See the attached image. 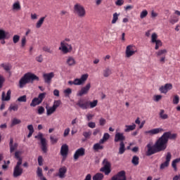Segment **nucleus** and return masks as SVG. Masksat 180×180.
I'll list each match as a JSON object with an SVG mask.
<instances>
[{
  "mask_svg": "<svg viewBox=\"0 0 180 180\" xmlns=\"http://www.w3.org/2000/svg\"><path fill=\"white\" fill-rule=\"evenodd\" d=\"M39 77L36 75L27 72L23 75V77L19 81V88H25L26 84H30V82H33V81H39Z\"/></svg>",
  "mask_w": 180,
  "mask_h": 180,
  "instance_id": "f257e3e1",
  "label": "nucleus"
},
{
  "mask_svg": "<svg viewBox=\"0 0 180 180\" xmlns=\"http://www.w3.org/2000/svg\"><path fill=\"white\" fill-rule=\"evenodd\" d=\"M124 140H126V136L122 132H116L114 138L115 143H119L120 141V148L118 153L122 155L124 154L126 151V146H124Z\"/></svg>",
  "mask_w": 180,
  "mask_h": 180,
  "instance_id": "f03ea898",
  "label": "nucleus"
},
{
  "mask_svg": "<svg viewBox=\"0 0 180 180\" xmlns=\"http://www.w3.org/2000/svg\"><path fill=\"white\" fill-rule=\"evenodd\" d=\"M77 105L79 106L81 109L85 110V109H94L98 106V100H94L93 101H84L83 99H80L77 101Z\"/></svg>",
  "mask_w": 180,
  "mask_h": 180,
  "instance_id": "7ed1b4c3",
  "label": "nucleus"
},
{
  "mask_svg": "<svg viewBox=\"0 0 180 180\" xmlns=\"http://www.w3.org/2000/svg\"><path fill=\"white\" fill-rule=\"evenodd\" d=\"M70 41H71V39L70 38H65L60 41V46L59 47V50H61L63 54H67L72 51V45L69 44Z\"/></svg>",
  "mask_w": 180,
  "mask_h": 180,
  "instance_id": "20e7f679",
  "label": "nucleus"
},
{
  "mask_svg": "<svg viewBox=\"0 0 180 180\" xmlns=\"http://www.w3.org/2000/svg\"><path fill=\"white\" fill-rule=\"evenodd\" d=\"M165 135L162 134L155 143L157 148L159 149V151H165L167 150L168 141L166 139Z\"/></svg>",
  "mask_w": 180,
  "mask_h": 180,
  "instance_id": "39448f33",
  "label": "nucleus"
},
{
  "mask_svg": "<svg viewBox=\"0 0 180 180\" xmlns=\"http://www.w3.org/2000/svg\"><path fill=\"white\" fill-rule=\"evenodd\" d=\"M103 167L100 169L101 172H104L105 175H108L112 172L110 162L105 158L103 160Z\"/></svg>",
  "mask_w": 180,
  "mask_h": 180,
  "instance_id": "423d86ee",
  "label": "nucleus"
},
{
  "mask_svg": "<svg viewBox=\"0 0 180 180\" xmlns=\"http://www.w3.org/2000/svg\"><path fill=\"white\" fill-rule=\"evenodd\" d=\"M137 53V48L136 46L131 44L128 45L125 50V56L127 58H130L132 56Z\"/></svg>",
  "mask_w": 180,
  "mask_h": 180,
  "instance_id": "0eeeda50",
  "label": "nucleus"
},
{
  "mask_svg": "<svg viewBox=\"0 0 180 180\" xmlns=\"http://www.w3.org/2000/svg\"><path fill=\"white\" fill-rule=\"evenodd\" d=\"M148 150L146 151V155L150 156L153 154H157V153H160L158 148L155 146V143L153 145L152 142H150L146 146Z\"/></svg>",
  "mask_w": 180,
  "mask_h": 180,
  "instance_id": "6e6552de",
  "label": "nucleus"
},
{
  "mask_svg": "<svg viewBox=\"0 0 180 180\" xmlns=\"http://www.w3.org/2000/svg\"><path fill=\"white\" fill-rule=\"evenodd\" d=\"M74 11H75V13H76V15H77V16H79V18H84V16H85V8H84V6H82V5L79 4H76L74 6Z\"/></svg>",
  "mask_w": 180,
  "mask_h": 180,
  "instance_id": "1a4fd4ad",
  "label": "nucleus"
},
{
  "mask_svg": "<svg viewBox=\"0 0 180 180\" xmlns=\"http://www.w3.org/2000/svg\"><path fill=\"white\" fill-rule=\"evenodd\" d=\"M35 139H38L41 141V148L43 153H47V141L46 138H43V134L39 133L35 136Z\"/></svg>",
  "mask_w": 180,
  "mask_h": 180,
  "instance_id": "9d476101",
  "label": "nucleus"
},
{
  "mask_svg": "<svg viewBox=\"0 0 180 180\" xmlns=\"http://www.w3.org/2000/svg\"><path fill=\"white\" fill-rule=\"evenodd\" d=\"M20 165H22L21 162H17V164L13 169V176L14 178H18V176H20L23 174V169Z\"/></svg>",
  "mask_w": 180,
  "mask_h": 180,
  "instance_id": "9b49d317",
  "label": "nucleus"
},
{
  "mask_svg": "<svg viewBox=\"0 0 180 180\" xmlns=\"http://www.w3.org/2000/svg\"><path fill=\"white\" fill-rule=\"evenodd\" d=\"M89 77V75H88V73H86L82 75L79 79L78 78L75 79H74L75 85H84L86 79H88Z\"/></svg>",
  "mask_w": 180,
  "mask_h": 180,
  "instance_id": "f8f14e48",
  "label": "nucleus"
},
{
  "mask_svg": "<svg viewBox=\"0 0 180 180\" xmlns=\"http://www.w3.org/2000/svg\"><path fill=\"white\" fill-rule=\"evenodd\" d=\"M89 89H91V83H87L86 86H83L80 91L77 93V96H84V95H86L89 92Z\"/></svg>",
  "mask_w": 180,
  "mask_h": 180,
  "instance_id": "ddd939ff",
  "label": "nucleus"
},
{
  "mask_svg": "<svg viewBox=\"0 0 180 180\" xmlns=\"http://www.w3.org/2000/svg\"><path fill=\"white\" fill-rule=\"evenodd\" d=\"M172 84L171 83H167L165 85L161 86L159 88V91L160 94H164L165 95L168 94L169 91H171L172 89Z\"/></svg>",
  "mask_w": 180,
  "mask_h": 180,
  "instance_id": "4468645a",
  "label": "nucleus"
},
{
  "mask_svg": "<svg viewBox=\"0 0 180 180\" xmlns=\"http://www.w3.org/2000/svg\"><path fill=\"white\" fill-rule=\"evenodd\" d=\"M163 131H165L164 129L162 127H158L146 131L144 133L146 134H149V136H154L155 134H160V133H162Z\"/></svg>",
  "mask_w": 180,
  "mask_h": 180,
  "instance_id": "2eb2a0df",
  "label": "nucleus"
},
{
  "mask_svg": "<svg viewBox=\"0 0 180 180\" xmlns=\"http://www.w3.org/2000/svg\"><path fill=\"white\" fill-rule=\"evenodd\" d=\"M43 78L45 84H51V80L54 78V72L44 73Z\"/></svg>",
  "mask_w": 180,
  "mask_h": 180,
  "instance_id": "dca6fc26",
  "label": "nucleus"
},
{
  "mask_svg": "<svg viewBox=\"0 0 180 180\" xmlns=\"http://www.w3.org/2000/svg\"><path fill=\"white\" fill-rule=\"evenodd\" d=\"M65 63L68 67H74L77 65V60H75V58L71 56L66 57Z\"/></svg>",
  "mask_w": 180,
  "mask_h": 180,
  "instance_id": "f3484780",
  "label": "nucleus"
},
{
  "mask_svg": "<svg viewBox=\"0 0 180 180\" xmlns=\"http://www.w3.org/2000/svg\"><path fill=\"white\" fill-rule=\"evenodd\" d=\"M171 153L168 152L166 155V160L165 162L160 165V169H165L169 165V162L171 161Z\"/></svg>",
  "mask_w": 180,
  "mask_h": 180,
  "instance_id": "a211bd4d",
  "label": "nucleus"
},
{
  "mask_svg": "<svg viewBox=\"0 0 180 180\" xmlns=\"http://www.w3.org/2000/svg\"><path fill=\"white\" fill-rule=\"evenodd\" d=\"M85 155V148H79L77 149L74 154V160H77L79 157Z\"/></svg>",
  "mask_w": 180,
  "mask_h": 180,
  "instance_id": "6ab92c4d",
  "label": "nucleus"
},
{
  "mask_svg": "<svg viewBox=\"0 0 180 180\" xmlns=\"http://www.w3.org/2000/svg\"><path fill=\"white\" fill-rule=\"evenodd\" d=\"M65 174H67V167L65 166H63L58 169V172L56 174V176H58V178L63 179L65 178Z\"/></svg>",
  "mask_w": 180,
  "mask_h": 180,
  "instance_id": "aec40b11",
  "label": "nucleus"
},
{
  "mask_svg": "<svg viewBox=\"0 0 180 180\" xmlns=\"http://www.w3.org/2000/svg\"><path fill=\"white\" fill-rule=\"evenodd\" d=\"M113 177L116 180H127L126 177V172H124V170L119 172L117 174L114 175Z\"/></svg>",
  "mask_w": 180,
  "mask_h": 180,
  "instance_id": "412c9836",
  "label": "nucleus"
},
{
  "mask_svg": "<svg viewBox=\"0 0 180 180\" xmlns=\"http://www.w3.org/2000/svg\"><path fill=\"white\" fill-rule=\"evenodd\" d=\"M60 155L63 158H67V155H68V145L63 144L60 148Z\"/></svg>",
  "mask_w": 180,
  "mask_h": 180,
  "instance_id": "4be33fe9",
  "label": "nucleus"
},
{
  "mask_svg": "<svg viewBox=\"0 0 180 180\" xmlns=\"http://www.w3.org/2000/svg\"><path fill=\"white\" fill-rule=\"evenodd\" d=\"M165 138L168 141L170 140H175L176 139V134H171V131L165 132L163 134Z\"/></svg>",
  "mask_w": 180,
  "mask_h": 180,
  "instance_id": "5701e85b",
  "label": "nucleus"
},
{
  "mask_svg": "<svg viewBox=\"0 0 180 180\" xmlns=\"http://www.w3.org/2000/svg\"><path fill=\"white\" fill-rule=\"evenodd\" d=\"M12 94V91L11 90H8L6 94V96H5V91L2 92L1 94V101H11V94Z\"/></svg>",
  "mask_w": 180,
  "mask_h": 180,
  "instance_id": "b1692460",
  "label": "nucleus"
},
{
  "mask_svg": "<svg viewBox=\"0 0 180 180\" xmlns=\"http://www.w3.org/2000/svg\"><path fill=\"white\" fill-rule=\"evenodd\" d=\"M102 75L104 78H108V77L112 75V69L110 68H105L104 70H103Z\"/></svg>",
  "mask_w": 180,
  "mask_h": 180,
  "instance_id": "393cba45",
  "label": "nucleus"
},
{
  "mask_svg": "<svg viewBox=\"0 0 180 180\" xmlns=\"http://www.w3.org/2000/svg\"><path fill=\"white\" fill-rule=\"evenodd\" d=\"M167 53H168L167 49H160L155 53L156 57H158V58H160V57H164L167 56Z\"/></svg>",
  "mask_w": 180,
  "mask_h": 180,
  "instance_id": "a878e982",
  "label": "nucleus"
},
{
  "mask_svg": "<svg viewBox=\"0 0 180 180\" xmlns=\"http://www.w3.org/2000/svg\"><path fill=\"white\" fill-rule=\"evenodd\" d=\"M8 34H9V32H6L4 30H0V40H5V39H9Z\"/></svg>",
  "mask_w": 180,
  "mask_h": 180,
  "instance_id": "bb28decb",
  "label": "nucleus"
},
{
  "mask_svg": "<svg viewBox=\"0 0 180 180\" xmlns=\"http://www.w3.org/2000/svg\"><path fill=\"white\" fill-rule=\"evenodd\" d=\"M40 103H41V101L37 97H35L32 99L30 105L32 108H35V106L40 105Z\"/></svg>",
  "mask_w": 180,
  "mask_h": 180,
  "instance_id": "cd10ccee",
  "label": "nucleus"
},
{
  "mask_svg": "<svg viewBox=\"0 0 180 180\" xmlns=\"http://www.w3.org/2000/svg\"><path fill=\"white\" fill-rule=\"evenodd\" d=\"M126 129H124V131L125 133H129V131H133V130L136 129V124L133 123L131 125H125Z\"/></svg>",
  "mask_w": 180,
  "mask_h": 180,
  "instance_id": "c85d7f7f",
  "label": "nucleus"
},
{
  "mask_svg": "<svg viewBox=\"0 0 180 180\" xmlns=\"http://www.w3.org/2000/svg\"><path fill=\"white\" fill-rule=\"evenodd\" d=\"M46 115L47 116H51V115H53V113H54V112H56V109L52 106L50 107L49 105L46 106Z\"/></svg>",
  "mask_w": 180,
  "mask_h": 180,
  "instance_id": "c756f323",
  "label": "nucleus"
},
{
  "mask_svg": "<svg viewBox=\"0 0 180 180\" xmlns=\"http://www.w3.org/2000/svg\"><path fill=\"white\" fill-rule=\"evenodd\" d=\"M160 39H158V34L157 33L153 32L151 35V39H150V43L154 44V43L160 41Z\"/></svg>",
  "mask_w": 180,
  "mask_h": 180,
  "instance_id": "7c9ffc66",
  "label": "nucleus"
},
{
  "mask_svg": "<svg viewBox=\"0 0 180 180\" xmlns=\"http://www.w3.org/2000/svg\"><path fill=\"white\" fill-rule=\"evenodd\" d=\"M93 150L94 151H99V150H103V145H101V143H96L93 146Z\"/></svg>",
  "mask_w": 180,
  "mask_h": 180,
  "instance_id": "2f4dec72",
  "label": "nucleus"
},
{
  "mask_svg": "<svg viewBox=\"0 0 180 180\" xmlns=\"http://www.w3.org/2000/svg\"><path fill=\"white\" fill-rule=\"evenodd\" d=\"M159 116L162 120H166V119H168V115L165 113V110H160Z\"/></svg>",
  "mask_w": 180,
  "mask_h": 180,
  "instance_id": "473e14b6",
  "label": "nucleus"
},
{
  "mask_svg": "<svg viewBox=\"0 0 180 180\" xmlns=\"http://www.w3.org/2000/svg\"><path fill=\"white\" fill-rule=\"evenodd\" d=\"M46 19V17H42L39 18V20L37 22L36 27L37 29H40L41 27V25L43 23H44V20Z\"/></svg>",
  "mask_w": 180,
  "mask_h": 180,
  "instance_id": "72a5a7b5",
  "label": "nucleus"
},
{
  "mask_svg": "<svg viewBox=\"0 0 180 180\" xmlns=\"http://www.w3.org/2000/svg\"><path fill=\"white\" fill-rule=\"evenodd\" d=\"M179 21V18L175 15L171 16L169 20L171 25H175V23H178Z\"/></svg>",
  "mask_w": 180,
  "mask_h": 180,
  "instance_id": "f704fd0d",
  "label": "nucleus"
},
{
  "mask_svg": "<svg viewBox=\"0 0 180 180\" xmlns=\"http://www.w3.org/2000/svg\"><path fill=\"white\" fill-rule=\"evenodd\" d=\"M120 15V13H115L113 15H112V20L111 21V23L112 25H115V23H116L117 22V20H119V16Z\"/></svg>",
  "mask_w": 180,
  "mask_h": 180,
  "instance_id": "c9c22d12",
  "label": "nucleus"
},
{
  "mask_svg": "<svg viewBox=\"0 0 180 180\" xmlns=\"http://www.w3.org/2000/svg\"><path fill=\"white\" fill-rule=\"evenodd\" d=\"M0 67L4 68V70H5V71H7V72L11 71V64H9V63H1L0 65Z\"/></svg>",
  "mask_w": 180,
  "mask_h": 180,
  "instance_id": "e433bc0d",
  "label": "nucleus"
},
{
  "mask_svg": "<svg viewBox=\"0 0 180 180\" xmlns=\"http://www.w3.org/2000/svg\"><path fill=\"white\" fill-rule=\"evenodd\" d=\"M103 179V174L97 173L93 176V180H102Z\"/></svg>",
  "mask_w": 180,
  "mask_h": 180,
  "instance_id": "4c0bfd02",
  "label": "nucleus"
},
{
  "mask_svg": "<svg viewBox=\"0 0 180 180\" xmlns=\"http://www.w3.org/2000/svg\"><path fill=\"white\" fill-rule=\"evenodd\" d=\"M22 154V152L20 151H16L15 153V158L18 160V162H20L21 164L22 162V159L20 158V155Z\"/></svg>",
  "mask_w": 180,
  "mask_h": 180,
  "instance_id": "58836bf2",
  "label": "nucleus"
},
{
  "mask_svg": "<svg viewBox=\"0 0 180 180\" xmlns=\"http://www.w3.org/2000/svg\"><path fill=\"white\" fill-rule=\"evenodd\" d=\"M13 11H20V3L16 1L13 4Z\"/></svg>",
  "mask_w": 180,
  "mask_h": 180,
  "instance_id": "ea45409f",
  "label": "nucleus"
},
{
  "mask_svg": "<svg viewBox=\"0 0 180 180\" xmlns=\"http://www.w3.org/2000/svg\"><path fill=\"white\" fill-rule=\"evenodd\" d=\"M22 121L18 118H14L11 122V127L16 126V124H20Z\"/></svg>",
  "mask_w": 180,
  "mask_h": 180,
  "instance_id": "a19ab883",
  "label": "nucleus"
},
{
  "mask_svg": "<svg viewBox=\"0 0 180 180\" xmlns=\"http://www.w3.org/2000/svg\"><path fill=\"white\" fill-rule=\"evenodd\" d=\"M37 175L39 178H42L43 176V169L41 167H38L37 169Z\"/></svg>",
  "mask_w": 180,
  "mask_h": 180,
  "instance_id": "79ce46f5",
  "label": "nucleus"
},
{
  "mask_svg": "<svg viewBox=\"0 0 180 180\" xmlns=\"http://www.w3.org/2000/svg\"><path fill=\"white\" fill-rule=\"evenodd\" d=\"M43 51H45V53H49V54H53V50H51V48L50 46H44L42 48Z\"/></svg>",
  "mask_w": 180,
  "mask_h": 180,
  "instance_id": "37998d69",
  "label": "nucleus"
},
{
  "mask_svg": "<svg viewBox=\"0 0 180 180\" xmlns=\"http://www.w3.org/2000/svg\"><path fill=\"white\" fill-rule=\"evenodd\" d=\"M139 160H140L139 158V156H134L132 158V160H131V162L134 165H139Z\"/></svg>",
  "mask_w": 180,
  "mask_h": 180,
  "instance_id": "c03bdc74",
  "label": "nucleus"
},
{
  "mask_svg": "<svg viewBox=\"0 0 180 180\" xmlns=\"http://www.w3.org/2000/svg\"><path fill=\"white\" fill-rule=\"evenodd\" d=\"M60 105H61V101L56 100L54 101L53 105L52 106L57 110V108H59Z\"/></svg>",
  "mask_w": 180,
  "mask_h": 180,
  "instance_id": "a18cd8bd",
  "label": "nucleus"
},
{
  "mask_svg": "<svg viewBox=\"0 0 180 180\" xmlns=\"http://www.w3.org/2000/svg\"><path fill=\"white\" fill-rule=\"evenodd\" d=\"M63 94H65V96H70V95L72 94V89L68 88L63 91Z\"/></svg>",
  "mask_w": 180,
  "mask_h": 180,
  "instance_id": "49530a36",
  "label": "nucleus"
},
{
  "mask_svg": "<svg viewBox=\"0 0 180 180\" xmlns=\"http://www.w3.org/2000/svg\"><path fill=\"white\" fill-rule=\"evenodd\" d=\"M46 95H47V94L46 92L44 93H41L39 94L37 98L41 102H43V99H44V98H46Z\"/></svg>",
  "mask_w": 180,
  "mask_h": 180,
  "instance_id": "de8ad7c7",
  "label": "nucleus"
},
{
  "mask_svg": "<svg viewBox=\"0 0 180 180\" xmlns=\"http://www.w3.org/2000/svg\"><path fill=\"white\" fill-rule=\"evenodd\" d=\"M154 44H155V50H158V49H160V47H162V41H161V40L157 41Z\"/></svg>",
  "mask_w": 180,
  "mask_h": 180,
  "instance_id": "09e8293b",
  "label": "nucleus"
},
{
  "mask_svg": "<svg viewBox=\"0 0 180 180\" xmlns=\"http://www.w3.org/2000/svg\"><path fill=\"white\" fill-rule=\"evenodd\" d=\"M19 40H20V36L15 34L13 37V41L14 44H16V43H18Z\"/></svg>",
  "mask_w": 180,
  "mask_h": 180,
  "instance_id": "8fccbe9b",
  "label": "nucleus"
},
{
  "mask_svg": "<svg viewBox=\"0 0 180 180\" xmlns=\"http://www.w3.org/2000/svg\"><path fill=\"white\" fill-rule=\"evenodd\" d=\"M147 15H148V11H147V10L142 11L140 14L141 19H144V18H146Z\"/></svg>",
  "mask_w": 180,
  "mask_h": 180,
  "instance_id": "3c124183",
  "label": "nucleus"
},
{
  "mask_svg": "<svg viewBox=\"0 0 180 180\" xmlns=\"http://www.w3.org/2000/svg\"><path fill=\"white\" fill-rule=\"evenodd\" d=\"M174 105H178L179 103V96L175 95L173 98Z\"/></svg>",
  "mask_w": 180,
  "mask_h": 180,
  "instance_id": "603ef678",
  "label": "nucleus"
},
{
  "mask_svg": "<svg viewBox=\"0 0 180 180\" xmlns=\"http://www.w3.org/2000/svg\"><path fill=\"white\" fill-rule=\"evenodd\" d=\"M44 112H45L44 107H43V106H38L37 113L39 115H43V113H44Z\"/></svg>",
  "mask_w": 180,
  "mask_h": 180,
  "instance_id": "864d4df0",
  "label": "nucleus"
},
{
  "mask_svg": "<svg viewBox=\"0 0 180 180\" xmlns=\"http://www.w3.org/2000/svg\"><path fill=\"white\" fill-rule=\"evenodd\" d=\"M18 109H19L18 105H11L8 108V110H13V112H17Z\"/></svg>",
  "mask_w": 180,
  "mask_h": 180,
  "instance_id": "5fc2aeb1",
  "label": "nucleus"
},
{
  "mask_svg": "<svg viewBox=\"0 0 180 180\" xmlns=\"http://www.w3.org/2000/svg\"><path fill=\"white\" fill-rule=\"evenodd\" d=\"M26 101H27L26 95L21 96L18 98V102H26Z\"/></svg>",
  "mask_w": 180,
  "mask_h": 180,
  "instance_id": "6e6d98bb",
  "label": "nucleus"
},
{
  "mask_svg": "<svg viewBox=\"0 0 180 180\" xmlns=\"http://www.w3.org/2000/svg\"><path fill=\"white\" fill-rule=\"evenodd\" d=\"M92 135V132L91 131H84L83 136L85 137V139H89L91 136Z\"/></svg>",
  "mask_w": 180,
  "mask_h": 180,
  "instance_id": "4d7b16f0",
  "label": "nucleus"
},
{
  "mask_svg": "<svg viewBox=\"0 0 180 180\" xmlns=\"http://www.w3.org/2000/svg\"><path fill=\"white\" fill-rule=\"evenodd\" d=\"M18 148V143H14L10 146V153H13Z\"/></svg>",
  "mask_w": 180,
  "mask_h": 180,
  "instance_id": "13d9d810",
  "label": "nucleus"
},
{
  "mask_svg": "<svg viewBox=\"0 0 180 180\" xmlns=\"http://www.w3.org/2000/svg\"><path fill=\"white\" fill-rule=\"evenodd\" d=\"M50 140L52 144H56L57 141H58V139L57 137L52 136H50Z\"/></svg>",
  "mask_w": 180,
  "mask_h": 180,
  "instance_id": "bf43d9fd",
  "label": "nucleus"
},
{
  "mask_svg": "<svg viewBox=\"0 0 180 180\" xmlns=\"http://www.w3.org/2000/svg\"><path fill=\"white\" fill-rule=\"evenodd\" d=\"M161 99H162V96L161 95H156L153 97V101H155V102H159Z\"/></svg>",
  "mask_w": 180,
  "mask_h": 180,
  "instance_id": "052dcab7",
  "label": "nucleus"
},
{
  "mask_svg": "<svg viewBox=\"0 0 180 180\" xmlns=\"http://www.w3.org/2000/svg\"><path fill=\"white\" fill-rule=\"evenodd\" d=\"M123 4H124V0H117L115 1V5L117 6H122V5H123Z\"/></svg>",
  "mask_w": 180,
  "mask_h": 180,
  "instance_id": "680f3d73",
  "label": "nucleus"
},
{
  "mask_svg": "<svg viewBox=\"0 0 180 180\" xmlns=\"http://www.w3.org/2000/svg\"><path fill=\"white\" fill-rule=\"evenodd\" d=\"M100 126H105L106 124V120L105 118H101L99 120Z\"/></svg>",
  "mask_w": 180,
  "mask_h": 180,
  "instance_id": "e2e57ef3",
  "label": "nucleus"
},
{
  "mask_svg": "<svg viewBox=\"0 0 180 180\" xmlns=\"http://www.w3.org/2000/svg\"><path fill=\"white\" fill-rule=\"evenodd\" d=\"M88 126L90 129H95L96 127V124L94 122H90L88 123Z\"/></svg>",
  "mask_w": 180,
  "mask_h": 180,
  "instance_id": "0e129e2a",
  "label": "nucleus"
},
{
  "mask_svg": "<svg viewBox=\"0 0 180 180\" xmlns=\"http://www.w3.org/2000/svg\"><path fill=\"white\" fill-rule=\"evenodd\" d=\"M38 164L39 167H41V165H43V156L39 155L38 157Z\"/></svg>",
  "mask_w": 180,
  "mask_h": 180,
  "instance_id": "69168bd1",
  "label": "nucleus"
},
{
  "mask_svg": "<svg viewBox=\"0 0 180 180\" xmlns=\"http://www.w3.org/2000/svg\"><path fill=\"white\" fill-rule=\"evenodd\" d=\"M26 46V37H23L21 39V47Z\"/></svg>",
  "mask_w": 180,
  "mask_h": 180,
  "instance_id": "338daca9",
  "label": "nucleus"
},
{
  "mask_svg": "<svg viewBox=\"0 0 180 180\" xmlns=\"http://www.w3.org/2000/svg\"><path fill=\"white\" fill-rule=\"evenodd\" d=\"M70 128H66L64 131L63 136L67 137V136L70 134Z\"/></svg>",
  "mask_w": 180,
  "mask_h": 180,
  "instance_id": "774afa93",
  "label": "nucleus"
}]
</instances>
